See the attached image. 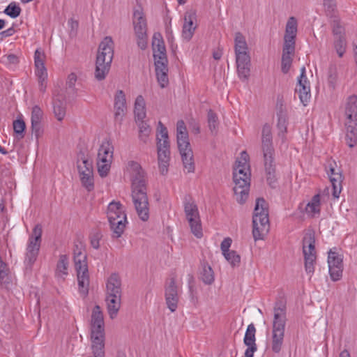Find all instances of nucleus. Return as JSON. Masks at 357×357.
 Listing matches in <instances>:
<instances>
[{
  "instance_id": "nucleus-1",
  "label": "nucleus",
  "mask_w": 357,
  "mask_h": 357,
  "mask_svg": "<svg viewBox=\"0 0 357 357\" xmlns=\"http://www.w3.org/2000/svg\"><path fill=\"white\" fill-rule=\"evenodd\" d=\"M128 169L130 174L131 195L135 208L139 218L146 221L149 218L146 174L140 164L135 161L128 162Z\"/></svg>"
},
{
  "instance_id": "nucleus-2",
  "label": "nucleus",
  "mask_w": 357,
  "mask_h": 357,
  "mask_svg": "<svg viewBox=\"0 0 357 357\" xmlns=\"http://www.w3.org/2000/svg\"><path fill=\"white\" fill-rule=\"evenodd\" d=\"M250 176L249 155L246 151H242L241 158L236 161L233 171V190L236 201L241 204H244L248 197Z\"/></svg>"
},
{
  "instance_id": "nucleus-3",
  "label": "nucleus",
  "mask_w": 357,
  "mask_h": 357,
  "mask_svg": "<svg viewBox=\"0 0 357 357\" xmlns=\"http://www.w3.org/2000/svg\"><path fill=\"white\" fill-rule=\"evenodd\" d=\"M114 56L112 38L105 37L100 43L96 56L94 75L97 80H103L108 74Z\"/></svg>"
},
{
  "instance_id": "nucleus-4",
  "label": "nucleus",
  "mask_w": 357,
  "mask_h": 357,
  "mask_svg": "<svg viewBox=\"0 0 357 357\" xmlns=\"http://www.w3.org/2000/svg\"><path fill=\"white\" fill-rule=\"evenodd\" d=\"M177 144L181 156L184 171L188 173L195 172V162L193 153L188 139V133L183 120H179L176 123Z\"/></svg>"
},
{
  "instance_id": "nucleus-5",
  "label": "nucleus",
  "mask_w": 357,
  "mask_h": 357,
  "mask_svg": "<svg viewBox=\"0 0 357 357\" xmlns=\"http://www.w3.org/2000/svg\"><path fill=\"white\" fill-rule=\"evenodd\" d=\"M252 235L254 240H261L270 229L268 211L264 198H257L252 217Z\"/></svg>"
},
{
  "instance_id": "nucleus-6",
  "label": "nucleus",
  "mask_w": 357,
  "mask_h": 357,
  "mask_svg": "<svg viewBox=\"0 0 357 357\" xmlns=\"http://www.w3.org/2000/svg\"><path fill=\"white\" fill-rule=\"evenodd\" d=\"M74 261L77 271L79 292L83 297H86L89 294V275L86 262V253L82 250V247H75Z\"/></svg>"
},
{
  "instance_id": "nucleus-7",
  "label": "nucleus",
  "mask_w": 357,
  "mask_h": 357,
  "mask_svg": "<svg viewBox=\"0 0 357 357\" xmlns=\"http://www.w3.org/2000/svg\"><path fill=\"white\" fill-rule=\"evenodd\" d=\"M157 149L159 171L165 175L168 172L170 160L169 142L167 128L160 121L157 135Z\"/></svg>"
},
{
  "instance_id": "nucleus-8",
  "label": "nucleus",
  "mask_w": 357,
  "mask_h": 357,
  "mask_svg": "<svg viewBox=\"0 0 357 357\" xmlns=\"http://www.w3.org/2000/svg\"><path fill=\"white\" fill-rule=\"evenodd\" d=\"M184 211L192 233L197 238L202 236V228L197 206L192 198L187 195L183 201Z\"/></svg>"
},
{
  "instance_id": "nucleus-9",
  "label": "nucleus",
  "mask_w": 357,
  "mask_h": 357,
  "mask_svg": "<svg viewBox=\"0 0 357 357\" xmlns=\"http://www.w3.org/2000/svg\"><path fill=\"white\" fill-rule=\"evenodd\" d=\"M77 169L82 185L91 191L94 188L93 165L84 154L80 152L77 156Z\"/></svg>"
},
{
  "instance_id": "nucleus-10",
  "label": "nucleus",
  "mask_w": 357,
  "mask_h": 357,
  "mask_svg": "<svg viewBox=\"0 0 357 357\" xmlns=\"http://www.w3.org/2000/svg\"><path fill=\"white\" fill-rule=\"evenodd\" d=\"M328 264L331 280H340L343 271V252L340 248L333 247L328 252Z\"/></svg>"
},
{
  "instance_id": "nucleus-11",
  "label": "nucleus",
  "mask_w": 357,
  "mask_h": 357,
  "mask_svg": "<svg viewBox=\"0 0 357 357\" xmlns=\"http://www.w3.org/2000/svg\"><path fill=\"white\" fill-rule=\"evenodd\" d=\"M132 23L134 30L137 38L138 47L145 50L147 47V25L146 20L142 10H135L133 13Z\"/></svg>"
},
{
  "instance_id": "nucleus-12",
  "label": "nucleus",
  "mask_w": 357,
  "mask_h": 357,
  "mask_svg": "<svg viewBox=\"0 0 357 357\" xmlns=\"http://www.w3.org/2000/svg\"><path fill=\"white\" fill-rule=\"evenodd\" d=\"M334 38L333 45L337 54L342 57L347 47L344 28L341 25L340 18H335L331 22Z\"/></svg>"
},
{
  "instance_id": "nucleus-13",
  "label": "nucleus",
  "mask_w": 357,
  "mask_h": 357,
  "mask_svg": "<svg viewBox=\"0 0 357 357\" xmlns=\"http://www.w3.org/2000/svg\"><path fill=\"white\" fill-rule=\"evenodd\" d=\"M165 297L167 307L172 312L176 310L179 300L178 289L176 284V279H167L165 286Z\"/></svg>"
},
{
  "instance_id": "nucleus-14",
  "label": "nucleus",
  "mask_w": 357,
  "mask_h": 357,
  "mask_svg": "<svg viewBox=\"0 0 357 357\" xmlns=\"http://www.w3.org/2000/svg\"><path fill=\"white\" fill-rule=\"evenodd\" d=\"M287 322L286 303L282 300L275 303L272 330L285 331Z\"/></svg>"
},
{
  "instance_id": "nucleus-15",
  "label": "nucleus",
  "mask_w": 357,
  "mask_h": 357,
  "mask_svg": "<svg viewBox=\"0 0 357 357\" xmlns=\"http://www.w3.org/2000/svg\"><path fill=\"white\" fill-rule=\"evenodd\" d=\"M237 73L242 81H246L250 77V56L248 51L235 53Z\"/></svg>"
},
{
  "instance_id": "nucleus-16",
  "label": "nucleus",
  "mask_w": 357,
  "mask_h": 357,
  "mask_svg": "<svg viewBox=\"0 0 357 357\" xmlns=\"http://www.w3.org/2000/svg\"><path fill=\"white\" fill-rule=\"evenodd\" d=\"M296 93H298L301 102L305 106L310 99L311 94L310 82L305 75V67L301 68V73L298 80Z\"/></svg>"
},
{
  "instance_id": "nucleus-17",
  "label": "nucleus",
  "mask_w": 357,
  "mask_h": 357,
  "mask_svg": "<svg viewBox=\"0 0 357 357\" xmlns=\"http://www.w3.org/2000/svg\"><path fill=\"white\" fill-rule=\"evenodd\" d=\"M197 20L196 12L194 10H190L185 13L184 22L182 29V37L183 39L189 41L193 36L197 26L195 22Z\"/></svg>"
},
{
  "instance_id": "nucleus-18",
  "label": "nucleus",
  "mask_w": 357,
  "mask_h": 357,
  "mask_svg": "<svg viewBox=\"0 0 357 357\" xmlns=\"http://www.w3.org/2000/svg\"><path fill=\"white\" fill-rule=\"evenodd\" d=\"M303 254L305 271L307 275L311 278L314 273L315 266L317 261L316 247H303Z\"/></svg>"
},
{
  "instance_id": "nucleus-19",
  "label": "nucleus",
  "mask_w": 357,
  "mask_h": 357,
  "mask_svg": "<svg viewBox=\"0 0 357 357\" xmlns=\"http://www.w3.org/2000/svg\"><path fill=\"white\" fill-rule=\"evenodd\" d=\"M261 147L264 156L270 157V155H275V150L273 146L271 127L268 123L264 124L262 128Z\"/></svg>"
},
{
  "instance_id": "nucleus-20",
  "label": "nucleus",
  "mask_w": 357,
  "mask_h": 357,
  "mask_svg": "<svg viewBox=\"0 0 357 357\" xmlns=\"http://www.w3.org/2000/svg\"><path fill=\"white\" fill-rule=\"evenodd\" d=\"M328 174L333 186V196L335 198H338L342 189V183L344 178L342 172L339 168L330 164Z\"/></svg>"
},
{
  "instance_id": "nucleus-21",
  "label": "nucleus",
  "mask_w": 357,
  "mask_h": 357,
  "mask_svg": "<svg viewBox=\"0 0 357 357\" xmlns=\"http://www.w3.org/2000/svg\"><path fill=\"white\" fill-rule=\"evenodd\" d=\"M255 333L256 328L252 323L248 325L243 339L244 344L248 347L245 351V357H253L254 353L257 350Z\"/></svg>"
},
{
  "instance_id": "nucleus-22",
  "label": "nucleus",
  "mask_w": 357,
  "mask_h": 357,
  "mask_svg": "<svg viewBox=\"0 0 357 357\" xmlns=\"http://www.w3.org/2000/svg\"><path fill=\"white\" fill-rule=\"evenodd\" d=\"M121 278L120 275L114 273L108 278L106 282V296H122Z\"/></svg>"
},
{
  "instance_id": "nucleus-23",
  "label": "nucleus",
  "mask_w": 357,
  "mask_h": 357,
  "mask_svg": "<svg viewBox=\"0 0 357 357\" xmlns=\"http://www.w3.org/2000/svg\"><path fill=\"white\" fill-rule=\"evenodd\" d=\"M114 107L115 121L121 123L127 109L126 96L122 90L117 91L115 95Z\"/></svg>"
},
{
  "instance_id": "nucleus-24",
  "label": "nucleus",
  "mask_w": 357,
  "mask_h": 357,
  "mask_svg": "<svg viewBox=\"0 0 357 357\" xmlns=\"http://www.w3.org/2000/svg\"><path fill=\"white\" fill-rule=\"evenodd\" d=\"M264 164L266 181L271 188H274L276 187L278 180L275 165L274 163V155H270V157L264 156Z\"/></svg>"
},
{
  "instance_id": "nucleus-25",
  "label": "nucleus",
  "mask_w": 357,
  "mask_h": 357,
  "mask_svg": "<svg viewBox=\"0 0 357 357\" xmlns=\"http://www.w3.org/2000/svg\"><path fill=\"white\" fill-rule=\"evenodd\" d=\"M297 27V20L294 17H290L286 24L285 33L284 36V45L295 47Z\"/></svg>"
},
{
  "instance_id": "nucleus-26",
  "label": "nucleus",
  "mask_w": 357,
  "mask_h": 357,
  "mask_svg": "<svg viewBox=\"0 0 357 357\" xmlns=\"http://www.w3.org/2000/svg\"><path fill=\"white\" fill-rule=\"evenodd\" d=\"M277 117V128L278 129V135L280 138H281L282 142H284L286 139L285 133L287 131L288 116L287 111L283 107L282 104L279 107H278Z\"/></svg>"
},
{
  "instance_id": "nucleus-27",
  "label": "nucleus",
  "mask_w": 357,
  "mask_h": 357,
  "mask_svg": "<svg viewBox=\"0 0 357 357\" xmlns=\"http://www.w3.org/2000/svg\"><path fill=\"white\" fill-rule=\"evenodd\" d=\"M346 136L345 140L347 144L353 148L357 144V121H346Z\"/></svg>"
},
{
  "instance_id": "nucleus-28",
  "label": "nucleus",
  "mask_w": 357,
  "mask_h": 357,
  "mask_svg": "<svg viewBox=\"0 0 357 357\" xmlns=\"http://www.w3.org/2000/svg\"><path fill=\"white\" fill-rule=\"evenodd\" d=\"M295 47L289 45H284L282 49L281 70L283 73L286 74L289 72L291 63L292 57L294 55Z\"/></svg>"
},
{
  "instance_id": "nucleus-29",
  "label": "nucleus",
  "mask_w": 357,
  "mask_h": 357,
  "mask_svg": "<svg viewBox=\"0 0 357 357\" xmlns=\"http://www.w3.org/2000/svg\"><path fill=\"white\" fill-rule=\"evenodd\" d=\"M105 301L109 316L113 319L116 317L121 307V296H106Z\"/></svg>"
},
{
  "instance_id": "nucleus-30",
  "label": "nucleus",
  "mask_w": 357,
  "mask_h": 357,
  "mask_svg": "<svg viewBox=\"0 0 357 357\" xmlns=\"http://www.w3.org/2000/svg\"><path fill=\"white\" fill-rule=\"evenodd\" d=\"M111 230L113 231V236L119 238L123 233L127 221L126 215L114 218V220H108Z\"/></svg>"
},
{
  "instance_id": "nucleus-31",
  "label": "nucleus",
  "mask_w": 357,
  "mask_h": 357,
  "mask_svg": "<svg viewBox=\"0 0 357 357\" xmlns=\"http://www.w3.org/2000/svg\"><path fill=\"white\" fill-rule=\"evenodd\" d=\"M347 121H357V96L353 95L348 98L345 108Z\"/></svg>"
},
{
  "instance_id": "nucleus-32",
  "label": "nucleus",
  "mask_w": 357,
  "mask_h": 357,
  "mask_svg": "<svg viewBox=\"0 0 357 357\" xmlns=\"http://www.w3.org/2000/svg\"><path fill=\"white\" fill-rule=\"evenodd\" d=\"M107 214L108 220H114V218L126 215L123 205L120 202L115 201H112L109 204Z\"/></svg>"
},
{
  "instance_id": "nucleus-33",
  "label": "nucleus",
  "mask_w": 357,
  "mask_h": 357,
  "mask_svg": "<svg viewBox=\"0 0 357 357\" xmlns=\"http://www.w3.org/2000/svg\"><path fill=\"white\" fill-rule=\"evenodd\" d=\"M39 252V247H28L25 254L24 265L26 272H31Z\"/></svg>"
},
{
  "instance_id": "nucleus-34",
  "label": "nucleus",
  "mask_w": 357,
  "mask_h": 357,
  "mask_svg": "<svg viewBox=\"0 0 357 357\" xmlns=\"http://www.w3.org/2000/svg\"><path fill=\"white\" fill-rule=\"evenodd\" d=\"M66 104L64 98L56 97L53 100L54 114L58 121H62L66 116Z\"/></svg>"
},
{
  "instance_id": "nucleus-35",
  "label": "nucleus",
  "mask_w": 357,
  "mask_h": 357,
  "mask_svg": "<svg viewBox=\"0 0 357 357\" xmlns=\"http://www.w3.org/2000/svg\"><path fill=\"white\" fill-rule=\"evenodd\" d=\"M284 331L272 330L271 349L274 353L278 354L282 347Z\"/></svg>"
},
{
  "instance_id": "nucleus-36",
  "label": "nucleus",
  "mask_w": 357,
  "mask_h": 357,
  "mask_svg": "<svg viewBox=\"0 0 357 357\" xmlns=\"http://www.w3.org/2000/svg\"><path fill=\"white\" fill-rule=\"evenodd\" d=\"M114 148L107 139L105 140L98 149V160L105 158L112 162L113 158Z\"/></svg>"
},
{
  "instance_id": "nucleus-37",
  "label": "nucleus",
  "mask_w": 357,
  "mask_h": 357,
  "mask_svg": "<svg viewBox=\"0 0 357 357\" xmlns=\"http://www.w3.org/2000/svg\"><path fill=\"white\" fill-rule=\"evenodd\" d=\"M199 279L206 284H211L214 282V273L208 264H202L199 270Z\"/></svg>"
},
{
  "instance_id": "nucleus-38",
  "label": "nucleus",
  "mask_w": 357,
  "mask_h": 357,
  "mask_svg": "<svg viewBox=\"0 0 357 357\" xmlns=\"http://www.w3.org/2000/svg\"><path fill=\"white\" fill-rule=\"evenodd\" d=\"M134 114L136 121L144 120L146 118L145 101L142 96H138L135 100Z\"/></svg>"
},
{
  "instance_id": "nucleus-39",
  "label": "nucleus",
  "mask_w": 357,
  "mask_h": 357,
  "mask_svg": "<svg viewBox=\"0 0 357 357\" xmlns=\"http://www.w3.org/2000/svg\"><path fill=\"white\" fill-rule=\"evenodd\" d=\"M68 258L66 255L60 256L56 264L55 275L57 278L64 279L68 275Z\"/></svg>"
},
{
  "instance_id": "nucleus-40",
  "label": "nucleus",
  "mask_w": 357,
  "mask_h": 357,
  "mask_svg": "<svg viewBox=\"0 0 357 357\" xmlns=\"http://www.w3.org/2000/svg\"><path fill=\"white\" fill-rule=\"evenodd\" d=\"M305 212L310 216L314 217L320 213V196L315 195L311 201L305 206Z\"/></svg>"
},
{
  "instance_id": "nucleus-41",
  "label": "nucleus",
  "mask_w": 357,
  "mask_h": 357,
  "mask_svg": "<svg viewBox=\"0 0 357 357\" xmlns=\"http://www.w3.org/2000/svg\"><path fill=\"white\" fill-rule=\"evenodd\" d=\"M222 253L227 261L233 266H238L240 263V255L236 251L230 250V247H220Z\"/></svg>"
},
{
  "instance_id": "nucleus-42",
  "label": "nucleus",
  "mask_w": 357,
  "mask_h": 357,
  "mask_svg": "<svg viewBox=\"0 0 357 357\" xmlns=\"http://www.w3.org/2000/svg\"><path fill=\"white\" fill-rule=\"evenodd\" d=\"M235 53L248 51V44L245 36L241 32H236L234 38Z\"/></svg>"
},
{
  "instance_id": "nucleus-43",
  "label": "nucleus",
  "mask_w": 357,
  "mask_h": 357,
  "mask_svg": "<svg viewBox=\"0 0 357 357\" xmlns=\"http://www.w3.org/2000/svg\"><path fill=\"white\" fill-rule=\"evenodd\" d=\"M208 126L213 135L218 132L219 121L218 115L212 110L209 109L207 114Z\"/></svg>"
},
{
  "instance_id": "nucleus-44",
  "label": "nucleus",
  "mask_w": 357,
  "mask_h": 357,
  "mask_svg": "<svg viewBox=\"0 0 357 357\" xmlns=\"http://www.w3.org/2000/svg\"><path fill=\"white\" fill-rule=\"evenodd\" d=\"M138 123L139 127V137L140 140L146 143L148 141L149 136L151 132V128L149 125L144 120L136 121Z\"/></svg>"
},
{
  "instance_id": "nucleus-45",
  "label": "nucleus",
  "mask_w": 357,
  "mask_h": 357,
  "mask_svg": "<svg viewBox=\"0 0 357 357\" xmlns=\"http://www.w3.org/2000/svg\"><path fill=\"white\" fill-rule=\"evenodd\" d=\"M324 7L326 15L333 20L339 18L336 15L337 4L335 0H324Z\"/></svg>"
},
{
  "instance_id": "nucleus-46",
  "label": "nucleus",
  "mask_w": 357,
  "mask_h": 357,
  "mask_svg": "<svg viewBox=\"0 0 357 357\" xmlns=\"http://www.w3.org/2000/svg\"><path fill=\"white\" fill-rule=\"evenodd\" d=\"M10 280V271L8 266L0 257V283L7 284Z\"/></svg>"
},
{
  "instance_id": "nucleus-47",
  "label": "nucleus",
  "mask_w": 357,
  "mask_h": 357,
  "mask_svg": "<svg viewBox=\"0 0 357 357\" xmlns=\"http://www.w3.org/2000/svg\"><path fill=\"white\" fill-rule=\"evenodd\" d=\"M13 130L16 135V138L20 140L24 137V131L26 128L25 122L23 119H18L13 123Z\"/></svg>"
},
{
  "instance_id": "nucleus-48",
  "label": "nucleus",
  "mask_w": 357,
  "mask_h": 357,
  "mask_svg": "<svg viewBox=\"0 0 357 357\" xmlns=\"http://www.w3.org/2000/svg\"><path fill=\"white\" fill-rule=\"evenodd\" d=\"M42 227L40 225H36L32 231L29 238V245H40L41 243Z\"/></svg>"
},
{
  "instance_id": "nucleus-49",
  "label": "nucleus",
  "mask_w": 357,
  "mask_h": 357,
  "mask_svg": "<svg viewBox=\"0 0 357 357\" xmlns=\"http://www.w3.org/2000/svg\"><path fill=\"white\" fill-rule=\"evenodd\" d=\"M112 162L107 160L105 158H102L100 160L97 159V167L99 175L101 177L106 176L110 169Z\"/></svg>"
},
{
  "instance_id": "nucleus-50",
  "label": "nucleus",
  "mask_w": 357,
  "mask_h": 357,
  "mask_svg": "<svg viewBox=\"0 0 357 357\" xmlns=\"http://www.w3.org/2000/svg\"><path fill=\"white\" fill-rule=\"evenodd\" d=\"M21 8L15 2H11L4 10V13L12 18L17 17L21 13Z\"/></svg>"
},
{
  "instance_id": "nucleus-51",
  "label": "nucleus",
  "mask_w": 357,
  "mask_h": 357,
  "mask_svg": "<svg viewBox=\"0 0 357 357\" xmlns=\"http://www.w3.org/2000/svg\"><path fill=\"white\" fill-rule=\"evenodd\" d=\"M153 52L166 51V48L164 44V41L161 37V35L158 33H155L153 37L152 42Z\"/></svg>"
},
{
  "instance_id": "nucleus-52",
  "label": "nucleus",
  "mask_w": 357,
  "mask_h": 357,
  "mask_svg": "<svg viewBox=\"0 0 357 357\" xmlns=\"http://www.w3.org/2000/svg\"><path fill=\"white\" fill-rule=\"evenodd\" d=\"M303 245H314L315 243V232L312 229H307L303 237Z\"/></svg>"
},
{
  "instance_id": "nucleus-53",
  "label": "nucleus",
  "mask_w": 357,
  "mask_h": 357,
  "mask_svg": "<svg viewBox=\"0 0 357 357\" xmlns=\"http://www.w3.org/2000/svg\"><path fill=\"white\" fill-rule=\"evenodd\" d=\"M168 71L155 72L158 82L162 88L166 87L169 84Z\"/></svg>"
},
{
  "instance_id": "nucleus-54",
  "label": "nucleus",
  "mask_w": 357,
  "mask_h": 357,
  "mask_svg": "<svg viewBox=\"0 0 357 357\" xmlns=\"http://www.w3.org/2000/svg\"><path fill=\"white\" fill-rule=\"evenodd\" d=\"M43 112L39 106L35 105L32 109L31 122H41Z\"/></svg>"
},
{
  "instance_id": "nucleus-55",
  "label": "nucleus",
  "mask_w": 357,
  "mask_h": 357,
  "mask_svg": "<svg viewBox=\"0 0 357 357\" xmlns=\"http://www.w3.org/2000/svg\"><path fill=\"white\" fill-rule=\"evenodd\" d=\"M36 75L38 77V79L47 80V69L44 64L36 66Z\"/></svg>"
},
{
  "instance_id": "nucleus-56",
  "label": "nucleus",
  "mask_w": 357,
  "mask_h": 357,
  "mask_svg": "<svg viewBox=\"0 0 357 357\" xmlns=\"http://www.w3.org/2000/svg\"><path fill=\"white\" fill-rule=\"evenodd\" d=\"M168 60L166 61L157 60L154 61L155 72L168 71Z\"/></svg>"
},
{
  "instance_id": "nucleus-57",
  "label": "nucleus",
  "mask_w": 357,
  "mask_h": 357,
  "mask_svg": "<svg viewBox=\"0 0 357 357\" xmlns=\"http://www.w3.org/2000/svg\"><path fill=\"white\" fill-rule=\"evenodd\" d=\"M77 82V76L75 73H70L66 81V86L68 89L72 90L73 92L75 91V86Z\"/></svg>"
},
{
  "instance_id": "nucleus-58",
  "label": "nucleus",
  "mask_w": 357,
  "mask_h": 357,
  "mask_svg": "<svg viewBox=\"0 0 357 357\" xmlns=\"http://www.w3.org/2000/svg\"><path fill=\"white\" fill-rule=\"evenodd\" d=\"M45 54L39 50H36L34 53V63L35 66L44 64Z\"/></svg>"
},
{
  "instance_id": "nucleus-59",
  "label": "nucleus",
  "mask_w": 357,
  "mask_h": 357,
  "mask_svg": "<svg viewBox=\"0 0 357 357\" xmlns=\"http://www.w3.org/2000/svg\"><path fill=\"white\" fill-rule=\"evenodd\" d=\"M102 238V234L98 231H95L91 235V245H100Z\"/></svg>"
},
{
  "instance_id": "nucleus-60",
  "label": "nucleus",
  "mask_w": 357,
  "mask_h": 357,
  "mask_svg": "<svg viewBox=\"0 0 357 357\" xmlns=\"http://www.w3.org/2000/svg\"><path fill=\"white\" fill-rule=\"evenodd\" d=\"M3 62L7 64H17L19 62L18 57L13 54L6 55L3 56Z\"/></svg>"
},
{
  "instance_id": "nucleus-61",
  "label": "nucleus",
  "mask_w": 357,
  "mask_h": 357,
  "mask_svg": "<svg viewBox=\"0 0 357 357\" xmlns=\"http://www.w3.org/2000/svg\"><path fill=\"white\" fill-rule=\"evenodd\" d=\"M31 130L36 137L38 138L42 132L40 122H31Z\"/></svg>"
},
{
  "instance_id": "nucleus-62",
  "label": "nucleus",
  "mask_w": 357,
  "mask_h": 357,
  "mask_svg": "<svg viewBox=\"0 0 357 357\" xmlns=\"http://www.w3.org/2000/svg\"><path fill=\"white\" fill-rule=\"evenodd\" d=\"M336 69L335 66H330L328 69V82L333 84L336 80Z\"/></svg>"
},
{
  "instance_id": "nucleus-63",
  "label": "nucleus",
  "mask_w": 357,
  "mask_h": 357,
  "mask_svg": "<svg viewBox=\"0 0 357 357\" xmlns=\"http://www.w3.org/2000/svg\"><path fill=\"white\" fill-rule=\"evenodd\" d=\"M154 61L157 60H162L166 61L167 59L166 51L153 52Z\"/></svg>"
},
{
  "instance_id": "nucleus-64",
  "label": "nucleus",
  "mask_w": 357,
  "mask_h": 357,
  "mask_svg": "<svg viewBox=\"0 0 357 357\" xmlns=\"http://www.w3.org/2000/svg\"><path fill=\"white\" fill-rule=\"evenodd\" d=\"M15 32V30L14 29L13 27H10L5 31H3L0 33V35L1 36L2 38H6V37H8V36H13Z\"/></svg>"
}]
</instances>
